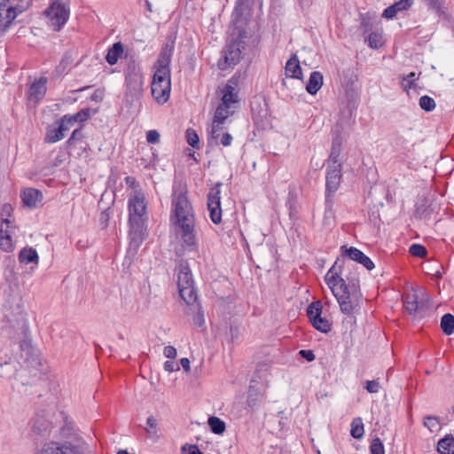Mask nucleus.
<instances>
[{
	"instance_id": "obj_63",
	"label": "nucleus",
	"mask_w": 454,
	"mask_h": 454,
	"mask_svg": "<svg viewBox=\"0 0 454 454\" xmlns=\"http://www.w3.org/2000/svg\"><path fill=\"white\" fill-rule=\"evenodd\" d=\"M231 142H232V137L230 133L226 132L222 135L220 144H222L223 146L231 145Z\"/></svg>"
},
{
	"instance_id": "obj_4",
	"label": "nucleus",
	"mask_w": 454,
	"mask_h": 454,
	"mask_svg": "<svg viewBox=\"0 0 454 454\" xmlns=\"http://www.w3.org/2000/svg\"><path fill=\"white\" fill-rule=\"evenodd\" d=\"M238 37L228 42L222 51V58L218 60L217 66L221 70L233 67L241 59L242 50L245 49L244 38L247 37L246 31H236Z\"/></svg>"
},
{
	"instance_id": "obj_35",
	"label": "nucleus",
	"mask_w": 454,
	"mask_h": 454,
	"mask_svg": "<svg viewBox=\"0 0 454 454\" xmlns=\"http://www.w3.org/2000/svg\"><path fill=\"white\" fill-rule=\"evenodd\" d=\"M310 323L314 328L321 333H327L332 330L331 322L322 316L310 320Z\"/></svg>"
},
{
	"instance_id": "obj_33",
	"label": "nucleus",
	"mask_w": 454,
	"mask_h": 454,
	"mask_svg": "<svg viewBox=\"0 0 454 454\" xmlns=\"http://www.w3.org/2000/svg\"><path fill=\"white\" fill-rule=\"evenodd\" d=\"M420 74L411 72L407 75L402 77L401 87L403 90L408 91L411 89H416L418 87L416 82L419 80Z\"/></svg>"
},
{
	"instance_id": "obj_19",
	"label": "nucleus",
	"mask_w": 454,
	"mask_h": 454,
	"mask_svg": "<svg viewBox=\"0 0 454 454\" xmlns=\"http://www.w3.org/2000/svg\"><path fill=\"white\" fill-rule=\"evenodd\" d=\"M254 382L255 380H251L247 399V406L252 410L257 409L264 400L265 396V390L255 387V386L253 385Z\"/></svg>"
},
{
	"instance_id": "obj_8",
	"label": "nucleus",
	"mask_w": 454,
	"mask_h": 454,
	"mask_svg": "<svg viewBox=\"0 0 454 454\" xmlns=\"http://www.w3.org/2000/svg\"><path fill=\"white\" fill-rule=\"evenodd\" d=\"M177 286L181 298L186 304L197 300L194 280L187 262H181L178 267Z\"/></svg>"
},
{
	"instance_id": "obj_31",
	"label": "nucleus",
	"mask_w": 454,
	"mask_h": 454,
	"mask_svg": "<svg viewBox=\"0 0 454 454\" xmlns=\"http://www.w3.org/2000/svg\"><path fill=\"white\" fill-rule=\"evenodd\" d=\"M340 147H341V138L339 136H336L333 139L332 149H331V153L329 156L328 163L341 164L340 161Z\"/></svg>"
},
{
	"instance_id": "obj_37",
	"label": "nucleus",
	"mask_w": 454,
	"mask_h": 454,
	"mask_svg": "<svg viewBox=\"0 0 454 454\" xmlns=\"http://www.w3.org/2000/svg\"><path fill=\"white\" fill-rule=\"evenodd\" d=\"M233 114L231 107L220 104L215 112L214 119L215 122H224L225 120Z\"/></svg>"
},
{
	"instance_id": "obj_54",
	"label": "nucleus",
	"mask_w": 454,
	"mask_h": 454,
	"mask_svg": "<svg viewBox=\"0 0 454 454\" xmlns=\"http://www.w3.org/2000/svg\"><path fill=\"white\" fill-rule=\"evenodd\" d=\"M364 387L371 394L378 393L380 390V382L376 380H367Z\"/></svg>"
},
{
	"instance_id": "obj_13",
	"label": "nucleus",
	"mask_w": 454,
	"mask_h": 454,
	"mask_svg": "<svg viewBox=\"0 0 454 454\" xmlns=\"http://www.w3.org/2000/svg\"><path fill=\"white\" fill-rule=\"evenodd\" d=\"M342 259L345 257L362 264L366 270H372L374 268L373 262L364 254L361 250L354 247H347L346 245L340 247Z\"/></svg>"
},
{
	"instance_id": "obj_49",
	"label": "nucleus",
	"mask_w": 454,
	"mask_h": 454,
	"mask_svg": "<svg viewBox=\"0 0 454 454\" xmlns=\"http://www.w3.org/2000/svg\"><path fill=\"white\" fill-rule=\"evenodd\" d=\"M20 13L25 12L31 4L32 0H8Z\"/></svg>"
},
{
	"instance_id": "obj_16",
	"label": "nucleus",
	"mask_w": 454,
	"mask_h": 454,
	"mask_svg": "<svg viewBox=\"0 0 454 454\" xmlns=\"http://www.w3.org/2000/svg\"><path fill=\"white\" fill-rule=\"evenodd\" d=\"M20 14L8 0L0 3V27L5 28Z\"/></svg>"
},
{
	"instance_id": "obj_20",
	"label": "nucleus",
	"mask_w": 454,
	"mask_h": 454,
	"mask_svg": "<svg viewBox=\"0 0 454 454\" xmlns=\"http://www.w3.org/2000/svg\"><path fill=\"white\" fill-rule=\"evenodd\" d=\"M236 83L233 82L232 79L228 81L223 89V97L221 104L231 107V105L239 102L238 92L235 89Z\"/></svg>"
},
{
	"instance_id": "obj_1",
	"label": "nucleus",
	"mask_w": 454,
	"mask_h": 454,
	"mask_svg": "<svg viewBox=\"0 0 454 454\" xmlns=\"http://www.w3.org/2000/svg\"><path fill=\"white\" fill-rule=\"evenodd\" d=\"M170 220L176 226V231L181 237L184 244L191 250H196L198 240L195 233L193 208L186 192H174Z\"/></svg>"
},
{
	"instance_id": "obj_56",
	"label": "nucleus",
	"mask_w": 454,
	"mask_h": 454,
	"mask_svg": "<svg viewBox=\"0 0 454 454\" xmlns=\"http://www.w3.org/2000/svg\"><path fill=\"white\" fill-rule=\"evenodd\" d=\"M181 450L183 454H203L196 445L185 444Z\"/></svg>"
},
{
	"instance_id": "obj_57",
	"label": "nucleus",
	"mask_w": 454,
	"mask_h": 454,
	"mask_svg": "<svg viewBox=\"0 0 454 454\" xmlns=\"http://www.w3.org/2000/svg\"><path fill=\"white\" fill-rule=\"evenodd\" d=\"M397 13H398V12L395 8V6L393 4H391L390 6H388L387 8H386L383 11L382 17L389 20V19L395 18Z\"/></svg>"
},
{
	"instance_id": "obj_59",
	"label": "nucleus",
	"mask_w": 454,
	"mask_h": 454,
	"mask_svg": "<svg viewBox=\"0 0 454 454\" xmlns=\"http://www.w3.org/2000/svg\"><path fill=\"white\" fill-rule=\"evenodd\" d=\"M109 219H110V215H109L108 210H104L100 214V217H99V223L103 229L107 227Z\"/></svg>"
},
{
	"instance_id": "obj_18",
	"label": "nucleus",
	"mask_w": 454,
	"mask_h": 454,
	"mask_svg": "<svg viewBox=\"0 0 454 454\" xmlns=\"http://www.w3.org/2000/svg\"><path fill=\"white\" fill-rule=\"evenodd\" d=\"M20 198L25 206L33 208L36 207L38 203L43 200V195L38 189L26 188L21 191Z\"/></svg>"
},
{
	"instance_id": "obj_43",
	"label": "nucleus",
	"mask_w": 454,
	"mask_h": 454,
	"mask_svg": "<svg viewBox=\"0 0 454 454\" xmlns=\"http://www.w3.org/2000/svg\"><path fill=\"white\" fill-rule=\"evenodd\" d=\"M435 101L429 96H422L419 98V106L426 112H431L435 108Z\"/></svg>"
},
{
	"instance_id": "obj_60",
	"label": "nucleus",
	"mask_w": 454,
	"mask_h": 454,
	"mask_svg": "<svg viewBox=\"0 0 454 454\" xmlns=\"http://www.w3.org/2000/svg\"><path fill=\"white\" fill-rule=\"evenodd\" d=\"M163 354L166 357L174 359L176 356V349L173 346H166Z\"/></svg>"
},
{
	"instance_id": "obj_25",
	"label": "nucleus",
	"mask_w": 454,
	"mask_h": 454,
	"mask_svg": "<svg viewBox=\"0 0 454 454\" xmlns=\"http://www.w3.org/2000/svg\"><path fill=\"white\" fill-rule=\"evenodd\" d=\"M323 85V74L318 71H313L306 85V90L310 95H315Z\"/></svg>"
},
{
	"instance_id": "obj_21",
	"label": "nucleus",
	"mask_w": 454,
	"mask_h": 454,
	"mask_svg": "<svg viewBox=\"0 0 454 454\" xmlns=\"http://www.w3.org/2000/svg\"><path fill=\"white\" fill-rule=\"evenodd\" d=\"M285 71L286 77L302 79L301 67L295 54L292 55V57L287 60Z\"/></svg>"
},
{
	"instance_id": "obj_64",
	"label": "nucleus",
	"mask_w": 454,
	"mask_h": 454,
	"mask_svg": "<svg viewBox=\"0 0 454 454\" xmlns=\"http://www.w3.org/2000/svg\"><path fill=\"white\" fill-rule=\"evenodd\" d=\"M333 193H328V192H325V208L326 210L331 211L333 207Z\"/></svg>"
},
{
	"instance_id": "obj_39",
	"label": "nucleus",
	"mask_w": 454,
	"mask_h": 454,
	"mask_svg": "<svg viewBox=\"0 0 454 454\" xmlns=\"http://www.w3.org/2000/svg\"><path fill=\"white\" fill-rule=\"evenodd\" d=\"M365 41L368 42V45L372 49H379L382 46V35L380 32H371Z\"/></svg>"
},
{
	"instance_id": "obj_40",
	"label": "nucleus",
	"mask_w": 454,
	"mask_h": 454,
	"mask_svg": "<svg viewBox=\"0 0 454 454\" xmlns=\"http://www.w3.org/2000/svg\"><path fill=\"white\" fill-rule=\"evenodd\" d=\"M322 309L323 307L320 301L311 302L307 309V315L309 321L320 317L322 314Z\"/></svg>"
},
{
	"instance_id": "obj_61",
	"label": "nucleus",
	"mask_w": 454,
	"mask_h": 454,
	"mask_svg": "<svg viewBox=\"0 0 454 454\" xmlns=\"http://www.w3.org/2000/svg\"><path fill=\"white\" fill-rule=\"evenodd\" d=\"M164 369L168 372H172L179 370V365L174 361H166L164 363Z\"/></svg>"
},
{
	"instance_id": "obj_10",
	"label": "nucleus",
	"mask_w": 454,
	"mask_h": 454,
	"mask_svg": "<svg viewBox=\"0 0 454 454\" xmlns=\"http://www.w3.org/2000/svg\"><path fill=\"white\" fill-rule=\"evenodd\" d=\"M254 0H237L231 15V22L234 25V30L246 31L245 26L248 23L252 16V6Z\"/></svg>"
},
{
	"instance_id": "obj_46",
	"label": "nucleus",
	"mask_w": 454,
	"mask_h": 454,
	"mask_svg": "<svg viewBox=\"0 0 454 454\" xmlns=\"http://www.w3.org/2000/svg\"><path fill=\"white\" fill-rule=\"evenodd\" d=\"M71 116H72V120L74 121H75V123H82L83 121H87L90 118V109L89 108L82 109L81 111L77 112L76 114H72Z\"/></svg>"
},
{
	"instance_id": "obj_12",
	"label": "nucleus",
	"mask_w": 454,
	"mask_h": 454,
	"mask_svg": "<svg viewBox=\"0 0 454 454\" xmlns=\"http://www.w3.org/2000/svg\"><path fill=\"white\" fill-rule=\"evenodd\" d=\"M221 186L222 183L217 182L213 187L210 188L207 193V208L211 221L218 224L222 221V209H221Z\"/></svg>"
},
{
	"instance_id": "obj_27",
	"label": "nucleus",
	"mask_w": 454,
	"mask_h": 454,
	"mask_svg": "<svg viewBox=\"0 0 454 454\" xmlns=\"http://www.w3.org/2000/svg\"><path fill=\"white\" fill-rule=\"evenodd\" d=\"M123 53V45L121 42L114 43L107 51L106 60V62L114 66L115 65L121 54Z\"/></svg>"
},
{
	"instance_id": "obj_44",
	"label": "nucleus",
	"mask_w": 454,
	"mask_h": 454,
	"mask_svg": "<svg viewBox=\"0 0 454 454\" xmlns=\"http://www.w3.org/2000/svg\"><path fill=\"white\" fill-rule=\"evenodd\" d=\"M409 252L411 255L419 258H425L427 254V248L420 244H412L409 248Z\"/></svg>"
},
{
	"instance_id": "obj_36",
	"label": "nucleus",
	"mask_w": 454,
	"mask_h": 454,
	"mask_svg": "<svg viewBox=\"0 0 454 454\" xmlns=\"http://www.w3.org/2000/svg\"><path fill=\"white\" fill-rule=\"evenodd\" d=\"M441 328L446 335H451L454 333V316L444 314L441 318Z\"/></svg>"
},
{
	"instance_id": "obj_22",
	"label": "nucleus",
	"mask_w": 454,
	"mask_h": 454,
	"mask_svg": "<svg viewBox=\"0 0 454 454\" xmlns=\"http://www.w3.org/2000/svg\"><path fill=\"white\" fill-rule=\"evenodd\" d=\"M146 206L142 195L137 194L129 202V216L137 215L144 216L145 214Z\"/></svg>"
},
{
	"instance_id": "obj_7",
	"label": "nucleus",
	"mask_w": 454,
	"mask_h": 454,
	"mask_svg": "<svg viewBox=\"0 0 454 454\" xmlns=\"http://www.w3.org/2000/svg\"><path fill=\"white\" fill-rule=\"evenodd\" d=\"M332 293L335 296L340 311L343 314L350 315L353 311L359 308L363 301V294L361 291H355L351 289H344L340 286H328Z\"/></svg>"
},
{
	"instance_id": "obj_42",
	"label": "nucleus",
	"mask_w": 454,
	"mask_h": 454,
	"mask_svg": "<svg viewBox=\"0 0 454 454\" xmlns=\"http://www.w3.org/2000/svg\"><path fill=\"white\" fill-rule=\"evenodd\" d=\"M83 137L84 136L82 133V127L80 126L73 130L71 137L67 141V145L68 146H74L78 142H81L83 139Z\"/></svg>"
},
{
	"instance_id": "obj_2",
	"label": "nucleus",
	"mask_w": 454,
	"mask_h": 454,
	"mask_svg": "<svg viewBox=\"0 0 454 454\" xmlns=\"http://www.w3.org/2000/svg\"><path fill=\"white\" fill-rule=\"evenodd\" d=\"M61 437L67 439L64 442H50L45 443L41 454H86L88 444L85 440L75 433L74 423L65 418L64 424L59 429Z\"/></svg>"
},
{
	"instance_id": "obj_55",
	"label": "nucleus",
	"mask_w": 454,
	"mask_h": 454,
	"mask_svg": "<svg viewBox=\"0 0 454 454\" xmlns=\"http://www.w3.org/2000/svg\"><path fill=\"white\" fill-rule=\"evenodd\" d=\"M146 140L149 144H156L160 141V133L156 129L149 130L146 133Z\"/></svg>"
},
{
	"instance_id": "obj_30",
	"label": "nucleus",
	"mask_w": 454,
	"mask_h": 454,
	"mask_svg": "<svg viewBox=\"0 0 454 454\" xmlns=\"http://www.w3.org/2000/svg\"><path fill=\"white\" fill-rule=\"evenodd\" d=\"M47 82L46 78H40L38 81H35L29 88V94L31 97L35 98H41L44 96L46 91L45 83Z\"/></svg>"
},
{
	"instance_id": "obj_6",
	"label": "nucleus",
	"mask_w": 454,
	"mask_h": 454,
	"mask_svg": "<svg viewBox=\"0 0 454 454\" xmlns=\"http://www.w3.org/2000/svg\"><path fill=\"white\" fill-rule=\"evenodd\" d=\"M174 41L163 45L157 62L155 63L156 71L153 77L152 84L171 85L170 81V62L173 54Z\"/></svg>"
},
{
	"instance_id": "obj_34",
	"label": "nucleus",
	"mask_w": 454,
	"mask_h": 454,
	"mask_svg": "<svg viewBox=\"0 0 454 454\" xmlns=\"http://www.w3.org/2000/svg\"><path fill=\"white\" fill-rule=\"evenodd\" d=\"M207 424L211 432L215 434H223L226 428L224 421L215 416L208 418Z\"/></svg>"
},
{
	"instance_id": "obj_58",
	"label": "nucleus",
	"mask_w": 454,
	"mask_h": 454,
	"mask_svg": "<svg viewBox=\"0 0 454 454\" xmlns=\"http://www.w3.org/2000/svg\"><path fill=\"white\" fill-rule=\"evenodd\" d=\"M299 355L301 356V357L304 358L308 362H312L316 358L313 351L309 349H301L299 351Z\"/></svg>"
},
{
	"instance_id": "obj_51",
	"label": "nucleus",
	"mask_w": 454,
	"mask_h": 454,
	"mask_svg": "<svg viewBox=\"0 0 454 454\" xmlns=\"http://www.w3.org/2000/svg\"><path fill=\"white\" fill-rule=\"evenodd\" d=\"M439 420L436 417L434 416H427L424 419V426L427 427L431 432L434 431V429L438 427Z\"/></svg>"
},
{
	"instance_id": "obj_32",
	"label": "nucleus",
	"mask_w": 454,
	"mask_h": 454,
	"mask_svg": "<svg viewBox=\"0 0 454 454\" xmlns=\"http://www.w3.org/2000/svg\"><path fill=\"white\" fill-rule=\"evenodd\" d=\"M65 137V131L63 126L49 127L47 129L45 142L56 143L61 140Z\"/></svg>"
},
{
	"instance_id": "obj_11",
	"label": "nucleus",
	"mask_w": 454,
	"mask_h": 454,
	"mask_svg": "<svg viewBox=\"0 0 454 454\" xmlns=\"http://www.w3.org/2000/svg\"><path fill=\"white\" fill-rule=\"evenodd\" d=\"M251 112L254 123L258 129H266L271 126V116L265 99L254 98L251 102Z\"/></svg>"
},
{
	"instance_id": "obj_38",
	"label": "nucleus",
	"mask_w": 454,
	"mask_h": 454,
	"mask_svg": "<svg viewBox=\"0 0 454 454\" xmlns=\"http://www.w3.org/2000/svg\"><path fill=\"white\" fill-rule=\"evenodd\" d=\"M364 424L361 418H356L351 423L350 434L355 439H360L364 435Z\"/></svg>"
},
{
	"instance_id": "obj_62",
	"label": "nucleus",
	"mask_w": 454,
	"mask_h": 454,
	"mask_svg": "<svg viewBox=\"0 0 454 454\" xmlns=\"http://www.w3.org/2000/svg\"><path fill=\"white\" fill-rule=\"evenodd\" d=\"M221 131H218V129L215 130V134L212 133V129L210 130L209 137H208V144L211 145H218V138L220 137Z\"/></svg>"
},
{
	"instance_id": "obj_29",
	"label": "nucleus",
	"mask_w": 454,
	"mask_h": 454,
	"mask_svg": "<svg viewBox=\"0 0 454 454\" xmlns=\"http://www.w3.org/2000/svg\"><path fill=\"white\" fill-rule=\"evenodd\" d=\"M437 450L440 454H454V437L447 434L437 443Z\"/></svg>"
},
{
	"instance_id": "obj_48",
	"label": "nucleus",
	"mask_w": 454,
	"mask_h": 454,
	"mask_svg": "<svg viewBox=\"0 0 454 454\" xmlns=\"http://www.w3.org/2000/svg\"><path fill=\"white\" fill-rule=\"evenodd\" d=\"M372 454H385V449L380 438H375L372 441L370 445Z\"/></svg>"
},
{
	"instance_id": "obj_28",
	"label": "nucleus",
	"mask_w": 454,
	"mask_h": 454,
	"mask_svg": "<svg viewBox=\"0 0 454 454\" xmlns=\"http://www.w3.org/2000/svg\"><path fill=\"white\" fill-rule=\"evenodd\" d=\"M38 254L33 247H24L19 253V261L21 263H38Z\"/></svg>"
},
{
	"instance_id": "obj_15",
	"label": "nucleus",
	"mask_w": 454,
	"mask_h": 454,
	"mask_svg": "<svg viewBox=\"0 0 454 454\" xmlns=\"http://www.w3.org/2000/svg\"><path fill=\"white\" fill-rule=\"evenodd\" d=\"M145 218L144 216H129V236L131 243L140 244L145 239Z\"/></svg>"
},
{
	"instance_id": "obj_47",
	"label": "nucleus",
	"mask_w": 454,
	"mask_h": 454,
	"mask_svg": "<svg viewBox=\"0 0 454 454\" xmlns=\"http://www.w3.org/2000/svg\"><path fill=\"white\" fill-rule=\"evenodd\" d=\"M0 248L4 252H12L14 248L12 236L0 237Z\"/></svg>"
},
{
	"instance_id": "obj_17",
	"label": "nucleus",
	"mask_w": 454,
	"mask_h": 454,
	"mask_svg": "<svg viewBox=\"0 0 454 454\" xmlns=\"http://www.w3.org/2000/svg\"><path fill=\"white\" fill-rule=\"evenodd\" d=\"M51 422L42 415H36L31 422V432L35 436H48L51 431Z\"/></svg>"
},
{
	"instance_id": "obj_41",
	"label": "nucleus",
	"mask_w": 454,
	"mask_h": 454,
	"mask_svg": "<svg viewBox=\"0 0 454 454\" xmlns=\"http://www.w3.org/2000/svg\"><path fill=\"white\" fill-rule=\"evenodd\" d=\"M372 18L369 12L360 14V29L363 30V34H366L372 28Z\"/></svg>"
},
{
	"instance_id": "obj_5",
	"label": "nucleus",
	"mask_w": 454,
	"mask_h": 454,
	"mask_svg": "<svg viewBox=\"0 0 454 454\" xmlns=\"http://www.w3.org/2000/svg\"><path fill=\"white\" fill-rule=\"evenodd\" d=\"M124 77L127 100L133 101L138 98L143 90V74L140 66L134 59L127 61L124 67Z\"/></svg>"
},
{
	"instance_id": "obj_50",
	"label": "nucleus",
	"mask_w": 454,
	"mask_h": 454,
	"mask_svg": "<svg viewBox=\"0 0 454 454\" xmlns=\"http://www.w3.org/2000/svg\"><path fill=\"white\" fill-rule=\"evenodd\" d=\"M431 302V298L428 294L426 292L421 293V296H419V305L420 314L427 308H429Z\"/></svg>"
},
{
	"instance_id": "obj_45",
	"label": "nucleus",
	"mask_w": 454,
	"mask_h": 454,
	"mask_svg": "<svg viewBox=\"0 0 454 454\" xmlns=\"http://www.w3.org/2000/svg\"><path fill=\"white\" fill-rule=\"evenodd\" d=\"M186 141L189 145L193 148H199L200 138L196 131L192 129H188L186 130Z\"/></svg>"
},
{
	"instance_id": "obj_52",
	"label": "nucleus",
	"mask_w": 454,
	"mask_h": 454,
	"mask_svg": "<svg viewBox=\"0 0 454 454\" xmlns=\"http://www.w3.org/2000/svg\"><path fill=\"white\" fill-rule=\"evenodd\" d=\"M75 124V121H74L72 120V116L69 115V114H66L64 115L60 120H59V126H63L64 128V131H67L69 130L72 127H74Z\"/></svg>"
},
{
	"instance_id": "obj_9",
	"label": "nucleus",
	"mask_w": 454,
	"mask_h": 454,
	"mask_svg": "<svg viewBox=\"0 0 454 454\" xmlns=\"http://www.w3.org/2000/svg\"><path fill=\"white\" fill-rule=\"evenodd\" d=\"M54 31H59L69 19V6L60 0H51L49 7L44 11Z\"/></svg>"
},
{
	"instance_id": "obj_14",
	"label": "nucleus",
	"mask_w": 454,
	"mask_h": 454,
	"mask_svg": "<svg viewBox=\"0 0 454 454\" xmlns=\"http://www.w3.org/2000/svg\"><path fill=\"white\" fill-rule=\"evenodd\" d=\"M341 177V164L327 163L325 192H328V193H334L340 186Z\"/></svg>"
},
{
	"instance_id": "obj_3",
	"label": "nucleus",
	"mask_w": 454,
	"mask_h": 454,
	"mask_svg": "<svg viewBox=\"0 0 454 454\" xmlns=\"http://www.w3.org/2000/svg\"><path fill=\"white\" fill-rule=\"evenodd\" d=\"M352 266L350 263L346 264L344 259L337 258L325 277L326 284L333 286H340L344 289L361 291L360 279L356 272L349 271L344 275L345 278L342 277L346 269L350 270Z\"/></svg>"
},
{
	"instance_id": "obj_53",
	"label": "nucleus",
	"mask_w": 454,
	"mask_h": 454,
	"mask_svg": "<svg viewBox=\"0 0 454 454\" xmlns=\"http://www.w3.org/2000/svg\"><path fill=\"white\" fill-rule=\"evenodd\" d=\"M414 3V0H399L393 4L396 11L402 12L408 10Z\"/></svg>"
},
{
	"instance_id": "obj_23",
	"label": "nucleus",
	"mask_w": 454,
	"mask_h": 454,
	"mask_svg": "<svg viewBox=\"0 0 454 454\" xmlns=\"http://www.w3.org/2000/svg\"><path fill=\"white\" fill-rule=\"evenodd\" d=\"M403 301L404 309L409 315L415 316L417 313L420 314L418 294L415 292L406 294L403 295Z\"/></svg>"
},
{
	"instance_id": "obj_24",
	"label": "nucleus",
	"mask_w": 454,
	"mask_h": 454,
	"mask_svg": "<svg viewBox=\"0 0 454 454\" xmlns=\"http://www.w3.org/2000/svg\"><path fill=\"white\" fill-rule=\"evenodd\" d=\"M152 95L159 104L166 103L170 96L171 85L152 84Z\"/></svg>"
},
{
	"instance_id": "obj_26",
	"label": "nucleus",
	"mask_w": 454,
	"mask_h": 454,
	"mask_svg": "<svg viewBox=\"0 0 454 454\" xmlns=\"http://www.w3.org/2000/svg\"><path fill=\"white\" fill-rule=\"evenodd\" d=\"M188 310L187 313L190 315H193V323L194 325L202 327L205 324L204 313L201 309V306L197 300L191 304H187Z\"/></svg>"
}]
</instances>
